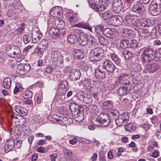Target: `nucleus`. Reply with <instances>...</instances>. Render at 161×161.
<instances>
[{
  "instance_id": "nucleus-1",
  "label": "nucleus",
  "mask_w": 161,
  "mask_h": 161,
  "mask_svg": "<svg viewBox=\"0 0 161 161\" xmlns=\"http://www.w3.org/2000/svg\"><path fill=\"white\" fill-rule=\"evenodd\" d=\"M124 16L125 22L128 26H135L138 28V34L140 38L143 39L156 33V29L149 25L150 19L146 18L139 19L137 16L132 15L128 13L125 14Z\"/></svg>"
},
{
  "instance_id": "nucleus-2",
  "label": "nucleus",
  "mask_w": 161,
  "mask_h": 161,
  "mask_svg": "<svg viewBox=\"0 0 161 161\" xmlns=\"http://www.w3.org/2000/svg\"><path fill=\"white\" fill-rule=\"evenodd\" d=\"M141 60L143 64L151 62L155 58V53L151 48H143L141 50Z\"/></svg>"
},
{
  "instance_id": "nucleus-3",
  "label": "nucleus",
  "mask_w": 161,
  "mask_h": 161,
  "mask_svg": "<svg viewBox=\"0 0 161 161\" xmlns=\"http://www.w3.org/2000/svg\"><path fill=\"white\" fill-rule=\"evenodd\" d=\"M103 50L101 47H97L91 50L89 59L91 61H97L103 58Z\"/></svg>"
},
{
  "instance_id": "nucleus-4",
  "label": "nucleus",
  "mask_w": 161,
  "mask_h": 161,
  "mask_svg": "<svg viewBox=\"0 0 161 161\" xmlns=\"http://www.w3.org/2000/svg\"><path fill=\"white\" fill-rule=\"evenodd\" d=\"M111 0H99V5L92 3L90 4V7L97 12H100L104 11L110 3Z\"/></svg>"
},
{
  "instance_id": "nucleus-5",
  "label": "nucleus",
  "mask_w": 161,
  "mask_h": 161,
  "mask_svg": "<svg viewBox=\"0 0 161 161\" xmlns=\"http://www.w3.org/2000/svg\"><path fill=\"white\" fill-rule=\"evenodd\" d=\"M131 75L130 73H124L120 75L117 80L115 81V85L116 86H121V85H124L125 86L128 85L130 84V82L128 80L129 76Z\"/></svg>"
},
{
  "instance_id": "nucleus-6",
  "label": "nucleus",
  "mask_w": 161,
  "mask_h": 161,
  "mask_svg": "<svg viewBox=\"0 0 161 161\" xmlns=\"http://www.w3.org/2000/svg\"><path fill=\"white\" fill-rule=\"evenodd\" d=\"M51 57L55 61V64L58 67H62L63 66V61L64 59L61 53L58 51H53L51 54Z\"/></svg>"
},
{
  "instance_id": "nucleus-7",
  "label": "nucleus",
  "mask_w": 161,
  "mask_h": 161,
  "mask_svg": "<svg viewBox=\"0 0 161 161\" xmlns=\"http://www.w3.org/2000/svg\"><path fill=\"white\" fill-rule=\"evenodd\" d=\"M50 117H51L52 121L59 125H62L63 123L66 122H67L65 123L70 124L72 122V119L70 118L59 116L56 114L50 115Z\"/></svg>"
},
{
  "instance_id": "nucleus-8",
  "label": "nucleus",
  "mask_w": 161,
  "mask_h": 161,
  "mask_svg": "<svg viewBox=\"0 0 161 161\" xmlns=\"http://www.w3.org/2000/svg\"><path fill=\"white\" fill-rule=\"evenodd\" d=\"M104 119L105 120L104 124L103 125L104 127L108 125L109 123V120L108 119V116L105 114L101 113L99 114L98 116L96 119H93L92 120V122L95 125H99L100 124L101 122H102V119Z\"/></svg>"
},
{
  "instance_id": "nucleus-9",
  "label": "nucleus",
  "mask_w": 161,
  "mask_h": 161,
  "mask_svg": "<svg viewBox=\"0 0 161 161\" xmlns=\"http://www.w3.org/2000/svg\"><path fill=\"white\" fill-rule=\"evenodd\" d=\"M133 11L141 15L142 17L145 16L146 11L143 4L140 2H135L132 8Z\"/></svg>"
},
{
  "instance_id": "nucleus-10",
  "label": "nucleus",
  "mask_w": 161,
  "mask_h": 161,
  "mask_svg": "<svg viewBox=\"0 0 161 161\" xmlns=\"http://www.w3.org/2000/svg\"><path fill=\"white\" fill-rule=\"evenodd\" d=\"M31 69L29 64H20L17 65L16 72L20 76L24 75L27 73Z\"/></svg>"
},
{
  "instance_id": "nucleus-11",
  "label": "nucleus",
  "mask_w": 161,
  "mask_h": 161,
  "mask_svg": "<svg viewBox=\"0 0 161 161\" xmlns=\"http://www.w3.org/2000/svg\"><path fill=\"white\" fill-rule=\"evenodd\" d=\"M129 114L128 112L123 113L116 118V124L118 126H119L123 124L126 123L129 120Z\"/></svg>"
},
{
  "instance_id": "nucleus-12",
  "label": "nucleus",
  "mask_w": 161,
  "mask_h": 161,
  "mask_svg": "<svg viewBox=\"0 0 161 161\" xmlns=\"http://www.w3.org/2000/svg\"><path fill=\"white\" fill-rule=\"evenodd\" d=\"M12 52V53H9L8 56L12 58H17V61H20L24 58V56L22 55L21 54L20 49L17 46L14 47Z\"/></svg>"
},
{
  "instance_id": "nucleus-13",
  "label": "nucleus",
  "mask_w": 161,
  "mask_h": 161,
  "mask_svg": "<svg viewBox=\"0 0 161 161\" xmlns=\"http://www.w3.org/2000/svg\"><path fill=\"white\" fill-rule=\"evenodd\" d=\"M159 68V66L157 63H153L146 65L143 72L145 74L153 73L156 72Z\"/></svg>"
},
{
  "instance_id": "nucleus-14",
  "label": "nucleus",
  "mask_w": 161,
  "mask_h": 161,
  "mask_svg": "<svg viewBox=\"0 0 161 161\" xmlns=\"http://www.w3.org/2000/svg\"><path fill=\"white\" fill-rule=\"evenodd\" d=\"M102 69L106 70L109 73H113L114 71L115 66L112 62L109 60H106L104 62L102 66Z\"/></svg>"
},
{
  "instance_id": "nucleus-15",
  "label": "nucleus",
  "mask_w": 161,
  "mask_h": 161,
  "mask_svg": "<svg viewBox=\"0 0 161 161\" xmlns=\"http://www.w3.org/2000/svg\"><path fill=\"white\" fill-rule=\"evenodd\" d=\"M65 16L71 25L74 24L75 22H77L79 20L77 14L73 13L71 11L67 12L65 14Z\"/></svg>"
},
{
  "instance_id": "nucleus-16",
  "label": "nucleus",
  "mask_w": 161,
  "mask_h": 161,
  "mask_svg": "<svg viewBox=\"0 0 161 161\" xmlns=\"http://www.w3.org/2000/svg\"><path fill=\"white\" fill-rule=\"evenodd\" d=\"M73 117L76 121L81 122L84 119L83 111L78 108L75 109L73 113Z\"/></svg>"
},
{
  "instance_id": "nucleus-17",
  "label": "nucleus",
  "mask_w": 161,
  "mask_h": 161,
  "mask_svg": "<svg viewBox=\"0 0 161 161\" xmlns=\"http://www.w3.org/2000/svg\"><path fill=\"white\" fill-rule=\"evenodd\" d=\"M123 19L120 16H113L109 20V24L117 26H120L123 23Z\"/></svg>"
},
{
  "instance_id": "nucleus-18",
  "label": "nucleus",
  "mask_w": 161,
  "mask_h": 161,
  "mask_svg": "<svg viewBox=\"0 0 161 161\" xmlns=\"http://www.w3.org/2000/svg\"><path fill=\"white\" fill-rule=\"evenodd\" d=\"M122 2L121 0H114L112 4V10L116 13H119L122 7Z\"/></svg>"
},
{
  "instance_id": "nucleus-19",
  "label": "nucleus",
  "mask_w": 161,
  "mask_h": 161,
  "mask_svg": "<svg viewBox=\"0 0 161 161\" xmlns=\"http://www.w3.org/2000/svg\"><path fill=\"white\" fill-rule=\"evenodd\" d=\"M160 5L157 3L153 2V4H150L149 8V13L153 15H156L159 13L160 11Z\"/></svg>"
},
{
  "instance_id": "nucleus-20",
  "label": "nucleus",
  "mask_w": 161,
  "mask_h": 161,
  "mask_svg": "<svg viewBox=\"0 0 161 161\" xmlns=\"http://www.w3.org/2000/svg\"><path fill=\"white\" fill-rule=\"evenodd\" d=\"M81 74L80 71L78 69L72 70L69 74V79L72 81L79 80L81 76Z\"/></svg>"
},
{
  "instance_id": "nucleus-21",
  "label": "nucleus",
  "mask_w": 161,
  "mask_h": 161,
  "mask_svg": "<svg viewBox=\"0 0 161 161\" xmlns=\"http://www.w3.org/2000/svg\"><path fill=\"white\" fill-rule=\"evenodd\" d=\"M73 32L72 33L74 34L70 35L68 37V41L71 43H74L78 41L77 37L76 36L77 33H79V30L74 29H73Z\"/></svg>"
},
{
  "instance_id": "nucleus-22",
  "label": "nucleus",
  "mask_w": 161,
  "mask_h": 161,
  "mask_svg": "<svg viewBox=\"0 0 161 161\" xmlns=\"http://www.w3.org/2000/svg\"><path fill=\"white\" fill-rule=\"evenodd\" d=\"M60 34V31L58 28L53 27L49 30V35L50 36L53 38L55 39L59 37Z\"/></svg>"
},
{
  "instance_id": "nucleus-23",
  "label": "nucleus",
  "mask_w": 161,
  "mask_h": 161,
  "mask_svg": "<svg viewBox=\"0 0 161 161\" xmlns=\"http://www.w3.org/2000/svg\"><path fill=\"white\" fill-rule=\"evenodd\" d=\"M62 11V8L59 6L53 7L50 11V14L51 16L57 17L60 16Z\"/></svg>"
},
{
  "instance_id": "nucleus-24",
  "label": "nucleus",
  "mask_w": 161,
  "mask_h": 161,
  "mask_svg": "<svg viewBox=\"0 0 161 161\" xmlns=\"http://www.w3.org/2000/svg\"><path fill=\"white\" fill-rule=\"evenodd\" d=\"M102 66L100 65L97 69H95V75L97 78L101 79L105 78V73L102 70Z\"/></svg>"
},
{
  "instance_id": "nucleus-25",
  "label": "nucleus",
  "mask_w": 161,
  "mask_h": 161,
  "mask_svg": "<svg viewBox=\"0 0 161 161\" xmlns=\"http://www.w3.org/2000/svg\"><path fill=\"white\" fill-rule=\"evenodd\" d=\"M15 111L21 116H25L28 114V111L25 108L19 106L14 107Z\"/></svg>"
},
{
  "instance_id": "nucleus-26",
  "label": "nucleus",
  "mask_w": 161,
  "mask_h": 161,
  "mask_svg": "<svg viewBox=\"0 0 161 161\" xmlns=\"http://www.w3.org/2000/svg\"><path fill=\"white\" fill-rule=\"evenodd\" d=\"M99 15L101 18L104 20H108V23H109L110 19L113 16L110 12L108 11L105 12L104 13H99Z\"/></svg>"
},
{
  "instance_id": "nucleus-27",
  "label": "nucleus",
  "mask_w": 161,
  "mask_h": 161,
  "mask_svg": "<svg viewBox=\"0 0 161 161\" xmlns=\"http://www.w3.org/2000/svg\"><path fill=\"white\" fill-rule=\"evenodd\" d=\"M75 26L87 30L89 31L92 32V28L91 27V25L88 23L80 22L75 25Z\"/></svg>"
},
{
  "instance_id": "nucleus-28",
  "label": "nucleus",
  "mask_w": 161,
  "mask_h": 161,
  "mask_svg": "<svg viewBox=\"0 0 161 161\" xmlns=\"http://www.w3.org/2000/svg\"><path fill=\"white\" fill-rule=\"evenodd\" d=\"M102 107L104 110H108V112L113 108V105L111 101H106L102 103Z\"/></svg>"
},
{
  "instance_id": "nucleus-29",
  "label": "nucleus",
  "mask_w": 161,
  "mask_h": 161,
  "mask_svg": "<svg viewBox=\"0 0 161 161\" xmlns=\"http://www.w3.org/2000/svg\"><path fill=\"white\" fill-rule=\"evenodd\" d=\"M55 25L59 29H63L65 26V24L63 20L60 18H57L55 20Z\"/></svg>"
},
{
  "instance_id": "nucleus-30",
  "label": "nucleus",
  "mask_w": 161,
  "mask_h": 161,
  "mask_svg": "<svg viewBox=\"0 0 161 161\" xmlns=\"http://www.w3.org/2000/svg\"><path fill=\"white\" fill-rule=\"evenodd\" d=\"M74 56L75 58L81 59L84 57V53L82 50L75 49L74 50Z\"/></svg>"
},
{
  "instance_id": "nucleus-31",
  "label": "nucleus",
  "mask_w": 161,
  "mask_h": 161,
  "mask_svg": "<svg viewBox=\"0 0 161 161\" xmlns=\"http://www.w3.org/2000/svg\"><path fill=\"white\" fill-rule=\"evenodd\" d=\"M64 153L65 158L69 161H71L73 159V156L72 151L69 149L66 148L64 150Z\"/></svg>"
},
{
  "instance_id": "nucleus-32",
  "label": "nucleus",
  "mask_w": 161,
  "mask_h": 161,
  "mask_svg": "<svg viewBox=\"0 0 161 161\" xmlns=\"http://www.w3.org/2000/svg\"><path fill=\"white\" fill-rule=\"evenodd\" d=\"M114 32L110 28H106L103 31V33L104 36L108 38H112L114 35Z\"/></svg>"
},
{
  "instance_id": "nucleus-33",
  "label": "nucleus",
  "mask_w": 161,
  "mask_h": 161,
  "mask_svg": "<svg viewBox=\"0 0 161 161\" xmlns=\"http://www.w3.org/2000/svg\"><path fill=\"white\" fill-rule=\"evenodd\" d=\"M120 47L123 48H126L130 47V42L126 39H122L119 42Z\"/></svg>"
},
{
  "instance_id": "nucleus-34",
  "label": "nucleus",
  "mask_w": 161,
  "mask_h": 161,
  "mask_svg": "<svg viewBox=\"0 0 161 161\" xmlns=\"http://www.w3.org/2000/svg\"><path fill=\"white\" fill-rule=\"evenodd\" d=\"M3 86L4 88L8 89L11 85V80L9 77L5 78L3 80Z\"/></svg>"
},
{
  "instance_id": "nucleus-35",
  "label": "nucleus",
  "mask_w": 161,
  "mask_h": 161,
  "mask_svg": "<svg viewBox=\"0 0 161 161\" xmlns=\"http://www.w3.org/2000/svg\"><path fill=\"white\" fill-rule=\"evenodd\" d=\"M87 44L89 46H92L96 44V40L93 36H87Z\"/></svg>"
},
{
  "instance_id": "nucleus-36",
  "label": "nucleus",
  "mask_w": 161,
  "mask_h": 161,
  "mask_svg": "<svg viewBox=\"0 0 161 161\" xmlns=\"http://www.w3.org/2000/svg\"><path fill=\"white\" fill-rule=\"evenodd\" d=\"M48 42L47 40H42L38 44V46L46 50L48 46Z\"/></svg>"
},
{
  "instance_id": "nucleus-37",
  "label": "nucleus",
  "mask_w": 161,
  "mask_h": 161,
  "mask_svg": "<svg viewBox=\"0 0 161 161\" xmlns=\"http://www.w3.org/2000/svg\"><path fill=\"white\" fill-rule=\"evenodd\" d=\"M127 88L126 86L120 87L117 91L118 94L119 96H123L127 93Z\"/></svg>"
},
{
  "instance_id": "nucleus-38",
  "label": "nucleus",
  "mask_w": 161,
  "mask_h": 161,
  "mask_svg": "<svg viewBox=\"0 0 161 161\" xmlns=\"http://www.w3.org/2000/svg\"><path fill=\"white\" fill-rule=\"evenodd\" d=\"M65 92L64 91L63 92H58V93L55 96V98L57 100V101L63 100L65 98Z\"/></svg>"
},
{
  "instance_id": "nucleus-39",
  "label": "nucleus",
  "mask_w": 161,
  "mask_h": 161,
  "mask_svg": "<svg viewBox=\"0 0 161 161\" xmlns=\"http://www.w3.org/2000/svg\"><path fill=\"white\" fill-rule=\"evenodd\" d=\"M87 37L84 36H81L79 40V43L80 45L84 46L87 43Z\"/></svg>"
},
{
  "instance_id": "nucleus-40",
  "label": "nucleus",
  "mask_w": 161,
  "mask_h": 161,
  "mask_svg": "<svg viewBox=\"0 0 161 161\" xmlns=\"http://www.w3.org/2000/svg\"><path fill=\"white\" fill-rule=\"evenodd\" d=\"M45 51V50L39 47L38 46L35 49V52L37 54L39 57H42V56L43 53Z\"/></svg>"
},
{
  "instance_id": "nucleus-41",
  "label": "nucleus",
  "mask_w": 161,
  "mask_h": 161,
  "mask_svg": "<svg viewBox=\"0 0 161 161\" xmlns=\"http://www.w3.org/2000/svg\"><path fill=\"white\" fill-rule=\"evenodd\" d=\"M99 41L101 45L106 46L108 44V41L107 38L103 36H98Z\"/></svg>"
},
{
  "instance_id": "nucleus-42",
  "label": "nucleus",
  "mask_w": 161,
  "mask_h": 161,
  "mask_svg": "<svg viewBox=\"0 0 161 161\" xmlns=\"http://www.w3.org/2000/svg\"><path fill=\"white\" fill-rule=\"evenodd\" d=\"M108 114L109 115L114 118H116L119 115V113L118 111L112 109L108 112Z\"/></svg>"
},
{
  "instance_id": "nucleus-43",
  "label": "nucleus",
  "mask_w": 161,
  "mask_h": 161,
  "mask_svg": "<svg viewBox=\"0 0 161 161\" xmlns=\"http://www.w3.org/2000/svg\"><path fill=\"white\" fill-rule=\"evenodd\" d=\"M32 39V36L30 34L25 35L23 37V41L25 44H27L31 42Z\"/></svg>"
},
{
  "instance_id": "nucleus-44",
  "label": "nucleus",
  "mask_w": 161,
  "mask_h": 161,
  "mask_svg": "<svg viewBox=\"0 0 161 161\" xmlns=\"http://www.w3.org/2000/svg\"><path fill=\"white\" fill-rule=\"evenodd\" d=\"M122 54L124 55V57L127 59H129L132 56L131 52L127 50L123 51Z\"/></svg>"
},
{
  "instance_id": "nucleus-45",
  "label": "nucleus",
  "mask_w": 161,
  "mask_h": 161,
  "mask_svg": "<svg viewBox=\"0 0 161 161\" xmlns=\"http://www.w3.org/2000/svg\"><path fill=\"white\" fill-rule=\"evenodd\" d=\"M7 144V148L9 151L11 150L14 147L15 145V142L14 140H10L8 142Z\"/></svg>"
},
{
  "instance_id": "nucleus-46",
  "label": "nucleus",
  "mask_w": 161,
  "mask_h": 161,
  "mask_svg": "<svg viewBox=\"0 0 161 161\" xmlns=\"http://www.w3.org/2000/svg\"><path fill=\"white\" fill-rule=\"evenodd\" d=\"M83 101L86 103H90L92 102V100L90 95L86 94L84 97Z\"/></svg>"
},
{
  "instance_id": "nucleus-47",
  "label": "nucleus",
  "mask_w": 161,
  "mask_h": 161,
  "mask_svg": "<svg viewBox=\"0 0 161 161\" xmlns=\"http://www.w3.org/2000/svg\"><path fill=\"white\" fill-rule=\"evenodd\" d=\"M125 129L131 132L135 129V127L131 123L128 124L125 126Z\"/></svg>"
},
{
  "instance_id": "nucleus-48",
  "label": "nucleus",
  "mask_w": 161,
  "mask_h": 161,
  "mask_svg": "<svg viewBox=\"0 0 161 161\" xmlns=\"http://www.w3.org/2000/svg\"><path fill=\"white\" fill-rule=\"evenodd\" d=\"M33 93L31 92L27 91L23 94V97L25 99H27L33 96Z\"/></svg>"
},
{
  "instance_id": "nucleus-49",
  "label": "nucleus",
  "mask_w": 161,
  "mask_h": 161,
  "mask_svg": "<svg viewBox=\"0 0 161 161\" xmlns=\"http://www.w3.org/2000/svg\"><path fill=\"white\" fill-rule=\"evenodd\" d=\"M138 46V43L136 40L133 39L131 40L130 43V42L129 47L133 48V49L137 48Z\"/></svg>"
},
{
  "instance_id": "nucleus-50",
  "label": "nucleus",
  "mask_w": 161,
  "mask_h": 161,
  "mask_svg": "<svg viewBox=\"0 0 161 161\" xmlns=\"http://www.w3.org/2000/svg\"><path fill=\"white\" fill-rule=\"evenodd\" d=\"M95 31L96 33L98 34L97 33L101 31L102 33L103 30V27L101 25H96L95 27Z\"/></svg>"
},
{
  "instance_id": "nucleus-51",
  "label": "nucleus",
  "mask_w": 161,
  "mask_h": 161,
  "mask_svg": "<svg viewBox=\"0 0 161 161\" xmlns=\"http://www.w3.org/2000/svg\"><path fill=\"white\" fill-rule=\"evenodd\" d=\"M25 28V24L24 23H22L17 30L18 34L21 33L24 30Z\"/></svg>"
},
{
  "instance_id": "nucleus-52",
  "label": "nucleus",
  "mask_w": 161,
  "mask_h": 161,
  "mask_svg": "<svg viewBox=\"0 0 161 161\" xmlns=\"http://www.w3.org/2000/svg\"><path fill=\"white\" fill-rule=\"evenodd\" d=\"M64 81L65 82H67L65 80H64V81L63 80H60L59 81L58 87V90H63L64 88L65 85L64 83Z\"/></svg>"
},
{
  "instance_id": "nucleus-53",
  "label": "nucleus",
  "mask_w": 161,
  "mask_h": 161,
  "mask_svg": "<svg viewBox=\"0 0 161 161\" xmlns=\"http://www.w3.org/2000/svg\"><path fill=\"white\" fill-rule=\"evenodd\" d=\"M155 58H158L159 60H161V48L155 51Z\"/></svg>"
},
{
  "instance_id": "nucleus-54",
  "label": "nucleus",
  "mask_w": 161,
  "mask_h": 161,
  "mask_svg": "<svg viewBox=\"0 0 161 161\" xmlns=\"http://www.w3.org/2000/svg\"><path fill=\"white\" fill-rule=\"evenodd\" d=\"M77 142V139L76 137H74L69 140V143L72 145L75 144Z\"/></svg>"
},
{
  "instance_id": "nucleus-55",
  "label": "nucleus",
  "mask_w": 161,
  "mask_h": 161,
  "mask_svg": "<svg viewBox=\"0 0 161 161\" xmlns=\"http://www.w3.org/2000/svg\"><path fill=\"white\" fill-rule=\"evenodd\" d=\"M111 57L114 61H117L119 59V58L118 56L114 53H113L111 55Z\"/></svg>"
},
{
  "instance_id": "nucleus-56",
  "label": "nucleus",
  "mask_w": 161,
  "mask_h": 161,
  "mask_svg": "<svg viewBox=\"0 0 161 161\" xmlns=\"http://www.w3.org/2000/svg\"><path fill=\"white\" fill-rule=\"evenodd\" d=\"M14 46L12 45H9L7 46L6 49L7 51H8L7 52L8 53V54L9 53H12V51L14 49Z\"/></svg>"
},
{
  "instance_id": "nucleus-57",
  "label": "nucleus",
  "mask_w": 161,
  "mask_h": 161,
  "mask_svg": "<svg viewBox=\"0 0 161 161\" xmlns=\"http://www.w3.org/2000/svg\"><path fill=\"white\" fill-rule=\"evenodd\" d=\"M53 70V69L52 67L51 66H48L47 67L45 72V75H46L47 73L49 74H51Z\"/></svg>"
},
{
  "instance_id": "nucleus-58",
  "label": "nucleus",
  "mask_w": 161,
  "mask_h": 161,
  "mask_svg": "<svg viewBox=\"0 0 161 161\" xmlns=\"http://www.w3.org/2000/svg\"><path fill=\"white\" fill-rule=\"evenodd\" d=\"M80 143L82 144H90L91 143V141L90 140H86V139H83L81 140H80Z\"/></svg>"
},
{
  "instance_id": "nucleus-59",
  "label": "nucleus",
  "mask_w": 161,
  "mask_h": 161,
  "mask_svg": "<svg viewBox=\"0 0 161 161\" xmlns=\"http://www.w3.org/2000/svg\"><path fill=\"white\" fill-rule=\"evenodd\" d=\"M23 88H19L18 87L15 86L14 90V93L15 94H16L18 92H22L23 91Z\"/></svg>"
},
{
  "instance_id": "nucleus-60",
  "label": "nucleus",
  "mask_w": 161,
  "mask_h": 161,
  "mask_svg": "<svg viewBox=\"0 0 161 161\" xmlns=\"http://www.w3.org/2000/svg\"><path fill=\"white\" fill-rule=\"evenodd\" d=\"M141 127L144 128L146 130H148L150 128V125L149 124L144 123L141 125Z\"/></svg>"
},
{
  "instance_id": "nucleus-61",
  "label": "nucleus",
  "mask_w": 161,
  "mask_h": 161,
  "mask_svg": "<svg viewBox=\"0 0 161 161\" xmlns=\"http://www.w3.org/2000/svg\"><path fill=\"white\" fill-rule=\"evenodd\" d=\"M159 156V153L158 151H154L152 153V157L154 158H157Z\"/></svg>"
},
{
  "instance_id": "nucleus-62",
  "label": "nucleus",
  "mask_w": 161,
  "mask_h": 161,
  "mask_svg": "<svg viewBox=\"0 0 161 161\" xmlns=\"http://www.w3.org/2000/svg\"><path fill=\"white\" fill-rule=\"evenodd\" d=\"M161 44L160 41L158 39H155L153 41V44L156 46H158L160 45Z\"/></svg>"
},
{
  "instance_id": "nucleus-63",
  "label": "nucleus",
  "mask_w": 161,
  "mask_h": 161,
  "mask_svg": "<svg viewBox=\"0 0 161 161\" xmlns=\"http://www.w3.org/2000/svg\"><path fill=\"white\" fill-rule=\"evenodd\" d=\"M51 161H55L57 157L56 153H53L50 155Z\"/></svg>"
},
{
  "instance_id": "nucleus-64",
  "label": "nucleus",
  "mask_w": 161,
  "mask_h": 161,
  "mask_svg": "<svg viewBox=\"0 0 161 161\" xmlns=\"http://www.w3.org/2000/svg\"><path fill=\"white\" fill-rule=\"evenodd\" d=\"M107 87V88L109 91L113 90L115 87V86L114 84H108Z\"/></svg>"
}]
</instances>
